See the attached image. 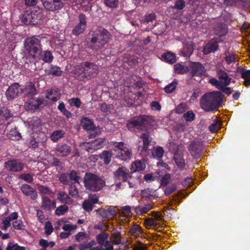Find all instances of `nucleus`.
Masks as SVG:
<instances>
[{"label": "nucleus", "instance_id": "28", "mask_svg": "<svg viewBox=\"0 0 250 250\" xmlns=\"http://www.w3.org/2000/svg\"><path fill=\"white\" fill-rule=\"evenodd\" d=\"M174 160L178 167L182 168L185 167V163L183 154L176 151L174 154Z\"/></svg>", "mask_w": 250, "mask_h": 250}, {"label": "nucleus", "instance_id": "4", "mask_svg": "<svg viewBox=\"0 0 250 250\" xmlns=\"http://www.w3.org/2000/svg\"><path fill=\"white\" fill-rule=\"evenodd\" d=\"M75 73L82 74V77L91 79L95 77L99 72V67L95 62H83L75 66Z\"/></svg>", "mask_w": 250, "mask_h": 250}, {"label": "nucleus", "instance_id": "61", "mask_svg": "<svg viewBox=\"0 0 250 250\" xmlns=\"http://www.w3.org/2000/svg\"><path fill=\"white\" fill-rule=\"evenodd\" d=\"M92 142L93 144H94V146L96 147L97 149L98 150L104 146V140L102 138H100L96 139Z\"/></svg>", "mask_w": 250, "mask_h": 250}, {"label": "nucleus", "instance_id": "10", "mask_svg": "<svg viewBox=\"0 0 250 250\" xmlns=\"http://www.w3.org/2000/svg\"><path fill=\"white\" fill-rule=\"evenodd\" d=\"M66 0H42L45 9L49 11L56 12L62 9Z\"/></svg>", "mask_w": 250, "mask_h": 250}, {"label": "nucleus", "instance_id": "49", "mask_svg": "<svg viewBox=\"0 0 250 250\" xmlns=\"http://www.w3.org/2000/svg\"><path fill=\"white\" fill-rule=\"evenodd\" d=\"M68 210V207L65 205H61L57 208L55 210V214L57 215L60 216L63 215Z\"/></svg>", "mask_w": 250, "mask_h": 250}, {"label": "nucleus", "instance_id": "18", "mask_svg": "<svg viewBox=\"0 0 250 250\" xmlns=\"http://www.w3.org/2000/svg\"><path fill=\"white\" fill-rule=\"evenodd\" d=\"M71 151V146L65 143L58 144L55 148L57 155L61 157L68 156L70 154Z\"/></svg>", "mask_w": 250, "mask_h": 250}, {"label": "nucleus", "instance_id": "48", "mask_svg": "<svg viewBox=\"0 0 250 250\" xmlns=\"http://www.w3.org/2000/svg\"><path fill=\"white\" fill-rule=\"evenodd\" d=\"M69 194L73 198H78L79 197V193L78 189L75 185H71L69 188Z\"/></svg>", "mask_w": 250, "mask_h": 250}, {"label": "nucleus", "instance_id": "56", "mask_svg": "<svg viewBox=\"0 0 250 250\" xmlns=\"http://www.w3.org/2000/svg\"><path fill=\"white\" fill-rule=\"evenodd\" d=\"M177 188V186L175 184H172L171 185L168 186L165 189V194L166 196H169L170 195L172 192L175 191Z\"/></svg>", "mask_w": 250, "mask_h": 250}, {"label": "nucleus", "instance_id": "62", "mask_svg": "<svg viewBox=\"0 0 250 250\" xmlns=\"http://www.w3.org/2000/svg\"><path fill=\"white\" fill-rule=\"evenodd\" d=\"M0 115H2L6 120H8L13 116V114L10 112V110L7 108L4 110L0 109Z\"/></svg>", "mask_w": 250, "mask_h": 250}, {"label": "nucleus", "instance_id": "21", "mask_svg": "<svg viewBox=\"0 0 250 250\" xmlns=\"http://www.w3.org/2000/svg\"><path fill=\"white\" fill-rule=\"evenodd\" d=\"M213 31L214 34L218 36L217 38L221 39V38L225 36L228 32L227 25L223 22H219L215 26Z\"/></svg>", "mask_w": 250, "mask_h": 250}, {"label": "nucleus", "instance_id": "44", "mask_svg": "<svg viewBox=\"0 0 250 250\" xmlns=\"http://www.w3.org/2000/svg\"><path fill=\"white\" fill-rule=\"evenodd\" d=\"M225 57L224 59L228 64H230L232 62H235L236 58L234 53L227 51L225 52Z\"/></svg>", "mask_w": 250, "mask_h": 250}, {"label": "nucleus", "instance_id": "23", "mask_svg": "<svg viewBox=\"0 0 250 250\" xmlns=\"http://www.w3.org/2000/svg\"><path fill=\"white\" fill-rule=\"evenodd\" d=\"M194 50V45L192 42H188L186 43L183 49L179 51L180 55L183 57H190Z\"/></svg>", "mask_w": 250, "mask_h": 250}, {"label": "nucleus", "instance_id": "47", "mask_svg": "<svg viewBox=\"0 0 250 250\" xmlns=\"http://www.w3.org/2000/svg\"><path fill=\"white\" fill-rule=\"evenodd\" d=\"M38 189L41 193L43 195H51L53 194L52 190L49 188L43 185L38 186Z\"/></svg>", "mask_w": 250, "mask_h": 250}, {"label": "nucleus", "instance_id": "6", "mask_svg": "<svg viewBox=\"0 0 250 250\" xmlns=\"http://www.w3.org/2000/svg\"><path fill=\"white\" fill-rule=\"evenodd\" d=\"M43 13L41 9L25 11L20 17L21 22L26 25H36L39 23L43 18Z\"/></svg>", "mask_w": 250, "mask_h": 250}, {"label": "nucleus", "instance_id": "32", "mask_svg": "<svg viewBox=\"0 0 250 250\" xmlns=\"http://www.w3.org/2000/svg\"><path fill=\"white\" fill-rule=\"evenodd\" d=\"M65 132L62 130L54 131L50 135V139L54 142H58L60 139L63 138Z\"/></svg>", "mask_w": 250, "mask_h": 250}, {"label": "nucleus", "instance_id": "19", "mask_svg": "<svg viewBox=\"0 0 250 250\" xmlns=\"http://www.w3.org/2000/svg\"><path fill=\"white\" fill-rule=\"evenodd\" d=\"M21 190L24 195L29 196L32 200H35L37 199V192L30 186L27 184H23L21 187Z\"/></svg>", "mask_w": 250, "mask_h": 250}, {"label": "nucleus", "instance_id": "12", "mask_svg": "<svg viewBox=\"0 0 250 250\" xmlns=\"http://www.w3.org/2000/svg\"><path fill=\"white\" fill-rule=\"evenodd\" d=\"M79 23L72 29V33L75 36H79L83 33L86 26V17L83 14H80L78 17Z\"/></svg>", "mask_w": 250, "mask_h": 250}, {"label": "nucleus", "instance_id": "3", "mask_svg": "<svg viewBox=\"0 0 250 250\" xmlns=\"http://www.w3.org/2000/svg\"><path fill=\"white\" fill-rule=\"evenodd\" d=\"M24 48L29 56L34 60L37 61L41 58L42 45L39 37L27 38L24 42Z\"/></svg>", "mask_w": 250, "mask_h": 250}, {"label": "nucleus", "instance_id": "39", "mask_svg": "<svg viewBox=\"0 0 250 250\" xmlns=\"http://www.w3.org/2000/svg\"><path fill=\"white\" fill-rule=\"evenodd\" d=\"M111 239L112 244L114 245H119L122 243L121 233L119 231L113 232L111 235Z\"/></svg>", "mask_w": 250, "mask_h": 250}, {"label": "nucleus", "instance_id": "27", "mask_svg": "<svg viewBox=\"0 0 250 250\" xmlns=\"http://www.w3.org/2000/svg\"><path fill=\"white\" fill-rule=\"evenodd\" d=\"M57 199L62 203L70 205L72 203L71 198L64 191H60L57 194Z\"/></svg>", "mask_w": 250, "mask_h": 250}, {"label": "nucleus", "instance_id": "9", "mask_svg": "<svg viewBox=\"0 0 250 250\" xmlns=\"http://www.w3.org/2000/svg\"><path fill=\"white\" fill-rule=\"evenodd\" d=\"M204 146L203 142L200 140L192 141L188 146V150L193 159H199L203 153Z\"/></svg>", "mask_w": 250, "mask_h": 250}, {"label": "nucleus", "instance_id": "46", "mask_svg": "<svg viewBox=\"0 0 250 250\" xmlns=\"http://www.w3.org/2000/svg\"><path fill=\"white\" fill-rule=\"evenodd\" d=\"M69 180L74 182L75 183L79 184L80 177L78 175V173L74 170H71L68 174Z\"/></svg>", "mask_w": 250, "mask_h": 250}, {"label": "nucleus", "instance_id": "7", "mask_svg": "<svg viewBox=\"0 0 250 250\" xmlns=\"http://www.w3.org/2000/svg\"><path fill=\"white\" fill-rule=\"evenodd\" d=\"M150 117L148 116L141 115L131 119L127 124V127L129 130L133 128L142 130H146L147 126L149 125Z\"/></svg>", "mask_w": 250, "mask_h": 250}, {"label": "nucleus", "instance_id": "54", "mask_svg": "<svg viewBox=\"0 0 250 250\" xmlns=\"http://www.w3.org/2000/svg\"><path fill=\"white\" fill-rule=\"evenodd\" d=\"M93 245V242H83L82 244H80L78 245V248L79 250H87L92 248L91 247Z\"/></svg>", "mask_w": 250, "mask_h": 250}, {"label": "nucleus", "instance_id": "58", "mask_svg": "<svg viewBox=\"0 0 250 250\" xmlns=\"http://www.w3.org/2000/svg\"><path fill=\"white\" fill-rule=\"evenodd\" d=\"M59 180L63 185H68L70 183L68 174L66 173L62 174L59 178Z\"/></svg>", "mask_w": 250, "mask_h": 250}, {"label": "nucleus", "instance_id": "63", "mask_svg": "<svg viewBox=\"0 0 250 250\" xmlns=\"http://www.w3.org/2000/svg\"><path fill=\"white\" fill-rule=\"evenodd\" d=\"M85 150L88 152L93 153V152L97 150V148L94 146V144L92 142H88L85 146Z\"/></svg>", "mask_w": 250, "mask_h": 250}, {"label": "nucleus", "instance_id": "22", "mask_svg": "<svg viewBox=\"0 0 250 250\" xmlns=\"http://www.w3.org/2000/svg\"><path fill=\"white\" fill-rule=\"evenodd\" d=\"M217 76L221 84H223L225 86H228L230 84L231 79L224 70L221 69L217 70Z\"/></svg>", "mask_w": 250, "mask_h": 250}, {"label": "nucleus", "instance_id": "34", "mask_svg": "<svg viewBox=\"0 0 250 250\" xmlns=\"http://www.w3.org/2000/svg\"><path fill=\"white\" fill-rule=\"evenodd\" d=\"M51 200L49 198L44 195L42 197L41 208L46 211L51 210Z\"/></svg>", "mask_w": 250, "mask_h": 250}, {"label": "nucleus", "instance_id": "5", "mask_svg": "<svg viewBox=\"0 0 250 250\" xmlns=\"http://www.w3.org/2000/svg\"><path fill=\"white\" fill-rule=\"evenodd\" d=\"M83 183L86 189L93 192L101 190L105 185V181L99 176L90 172L85 173Z\"/></svg>", "mask_w": 250, "mask_h": 250}, {"label": "nucleus", "instance_id": "41", "mask_svg": "<svg viewBox=\"0 0 250 250\" xmlns=\"http://www.w3.org/2000/svg\"><path fill=\"white\" fill-rule=\"evenodd\" d=\"M108 236V234L104 232L100 233L96 236L97 243L101 246H104L106 242L107 241L106 240Z\"/></svg>", "mask_w": 250, "mask_h": 250}, {"label": "nucleus", "instance_id": "42", "mask_svg": "<svg viewBox=\"0 0 250 250\" xmlns=\"http://www.w3.org/2000/svg\"><path fill=\"white\" fill-rule=\"evenodd\" d=\"M53 59L54 57L50 51L46 50L43 52L42 59L44 62L50 63L52 62Z\"/></svg>", "mask_w": 250, "mask_h": 250}, {"label": "nucleus", "instance_id": "13", "mask_svg": "<svg viewBox=\"0 0 250 250\" xmlns=\"http://www.w3.org/2000/svg\"><path fill=\"white\" fill-rule=\"evenodd\" d=\"M23 164L17 160H9L4 163V168L8 171L20 172L23 169Z\"/></svg>", "mask_w": 250, "mask_h": 250}, {"label": "nucleus", "instance_id": "17", "mask_svg": "<svg viewBox=\"0 0 250 250\" xmlns=\"http://www.w3.org/2000/svg\"><path fill=\"white\" fill-rule=\"evenodd\" d=\"M103 218H113L118 213L116 208L114 206H109L107 209L99 208L96 210Z\"/></svg>", "mask_w": 250, "mask_h": 250}, {"label": "nucleus", "instance_id": "11", "mask_svg": "<svg viewBox=\"0 0 250 250\" xmlns=\"http://www.w3.org/2000/svg\"><path fill=\"white\" fill-rule=\"evenodd\" d=\"M223 42L222 39L219 38H213L204 46L203 52L205 55H208L212 52L217 51L219 49L218 43Z\"/></svg>", "mask_w": 250, "mask_h": 250}, {"label": "nucleus", "instance_id": "26", "mask_svg": "<svg viewBox=\"0 0 250 250\" xmlns=\"http://www.w3.org/2000/svg\"><path fill=\"white\" fill-rule=\"evenodd\" d=\"M153 208V205L149 203L144 205V206H137L134 207V211L138 215H142L147 213L148 211Z\"/></svg>", "mask_w": 250, "mask_h": 250}, {"label": "nucleus", "instance_id": "29", "mask_svg": "<svg viewBox=\"0 0 250 250\" xmlns=\"http://www.w3.org/2000/svg\"><path fill=\"white\" fill-rule=\"evenodd\" d=\"M113 154L111 151L108 150H104L100 154L99 157L103 160L105 165H108L111 160Z\"/></svg>", "mask_w": 250, "mask_h": 250}, {"label": "nucleus", "instance_id": "30", "mask_svg": "<svg viewBox=\"0 0 250 250\" xmlns=\"http://www.w3.org/2000/svg\"><path fill=\"white\" fill-rule=\"evenodd\" d=\"M59 91L54 89H51L47 91L46 98L50 100L52 102H56L59 98Z\"/></svg>", "mask_w": 250, "mask_h": 250}, {"label": "nucleus", "instance_id": "36", "mask_svg": "<svg viewBox=\"0 0 250 250\" xmlns=\"http://www.w3.org/2000/svg\"><path fill=\"white\" fill-rule=\"evenodd\" d=\"M241 78L245 80L243 84L246 87L250 85V70H245L242 69L241 71Z\"/></svg>", "mask_w": 250, "mask_h": 250}, {"label": "nucleus", "instance_id": "24", "mask_svg": "<svg viewBox=\"0 0 250 250\" xmlns=\"http://www.w3.org/2000/svg\"><path fill=\"white\" fill-rule=\"evenodd\" d=\"M140 138L143 141V146H139V149L141 151L146 152L148 150V146L151 141V138L150 137L148 133H142Z\"/></svg>", "mask_w": 250, "mask_h": 250}, {"label": "nucleus", "instance_id": "15", "mask_svg": "<svg viewBox=\"0 0 250 250\" xmlns=\"http://www.w3.org/2000/svg\"><path fill=\"white\" fill-rule=\"evenodd\" d=\"M131 171L125 167H119L114 172V177L116 180H122L124 182H127L129 179L132 178Z\"/></svg>", "mask_w": 250, "mask_h": 250}, {"label": "nucleus", "instance_id": "38", "mask_svg": "<svg viewBox=\"0 0 250 250\" xmlns=\"http://www.w3.org/2000/svg\"><path fill=\"white\" fill-rule=\"evenodd\" d=\"M174 69L175 72L178 74H183L187 73L188 71V67L179 63L174 65Z\"/></svg>", "mask_w": 250, "mask_h": 250}, {"label": "nucleus", "instance_id": "37", "mask_svg": "<svg viewBox=\"0 0 250 250\" xmlns=\"http://www.w3.org/2000/svg\"><path fill=\"white\" fill-rule=\"evenodd\" d=\"M62 72L61 68L56 65H51L48 70V73L54 76H60Z\"/></svg>", "mask_w": 250, "mask_h": 250}, {"label": "nucleus", "instance_id": "51", "mask_svg": "<svg viewBox=\"0 0 250 250\" xmlns=\"http://www.w3.org/2000/svg\"><path fill=\"white\" fill-rule=\"evenodd\" d=\"M163 148L161 146L157 147L154 149V152H152V155L154 157H156L158 159L162 158L164 155Z\"/></svg>", "mask_w": 250, "mask_h": 250}, {"label": "nucleus", "instance_id": "14", "mask_svg": "<svg viewBox=\"0 0 250 250\" xmlns=\"http://www.w3.org/2000/svg\"><path fill=\"white\" fill-rule=\"evenodd\" d=\"M21 86L18 83H15L8 87L5 92V95L8 100H13L21 93Z\"/></svg>", "mask_w": 250, "mask_h": 250}, {"label": "nucleus", "instance_id": "16", "mask_svg": "<svg viewBox=\"0 0 250 250\" xmlns=\"http://www.w3.org/2000/svg\"><path fill=\"white\" fill-rule=\"evenodd\" d=\"M206 70L204 66L199 62H194L190 65V74L192 77L202 78L205 76Z\"/></svg>", "mask_w": 250, "mask_h": 250}, {"label": "nucleus", "instance_id": "2", "mask_svg": "<svg viewBox=\"0 0 250 250\" xmlns=\"http://www.w3.org/2000/svg\"><path fill=\"white\" fill-rule=\"evenodd\" d=\"M223 95L218 91L205 94L201 98L200 106L206 111H211L219 108L222 104Z\"/></svg>", "mask_w": 250, "mask_h": 250}, {"label": "nucleus", "instance_id": "40", "mask_svg": "<svg viewBox=\"0 0 250 250\" xmlns=\"http://www.w3.org/2000/svg\"><path fill=\"white\" fill-rule=\"evenodd\" d=\"M83 128L86 130H91L93 127V122L88 118H84L82 120Z\"/></svg>", "mask_w": 250, "mask_h": 250}, {"label": "nucleus", "instance_id": "64", "mask_svg": "<svg viewBox=\"0 0 250 250\" xmlns=\"http://www.w3.org/2000/svg\"><path fill=\"white\" fill-rule=\"evenodd\" d=\"M10 222L6 217H4L2 222L3 225L0 227V229L3 230H6L11 225Z\"/></svg>", "mask_w": 250, "mask_h": 250}, {"label": "nucleus", "instance_id": "52", "mask_svg": "<svg viewBox=\"0 0 250 250\" xmlns=\"http://www.w3.org/2000/svg\"><path fill=\"white\" fill-rule=\"evenodd\" d=\"M186 6V2L184 0H176L173 8L179 10H183Z\"/></svg>", "mask_w": 250, "mask_h": 250}, {"label": "nucleus", "instance_id": "53", "mask_svg": "<svg viewBox=\"0 0 250 250\" xmlns=\"http://www.w3.org/2000/svg\"><path fill=\"white\" fill-rule=\"evenodd\" d=\"M195 115L191 110H188L186 113H185L183 117L187 122H192L194 120Z\"/></svg>", "mask_w": 250, "mask_h": 250}, {"label": "nucleus", "instance_id": "57", "mask_svg": "<svg viewBox=\"0 0 250 250\" xmlns=\"http://www.w3.org/2000/svg\"><path fill=\"white\" fill-rule=\"evenodd\" d=\"M19 178L28 183H31L33 181V176L29 173L21 174L19 176Z\"/></svg>", "mask_w": 250, "mask_h": 250}, {"label": "nucleus", "instance_id": "25", "mask_svg": "<svg viewBox=\"0 0 250 250\" xmlns=\"http://www.w3.org/2000/svg\"><path fill=\"white\" fill-rule=\"evenodd\" d=\"M146 168V164L141 161H136L132 163L130 170L131 173L142 171Z\"/></svg>", "mask_w": 250, "mask_h": 250}, {"label": "nucleus", "instance_id": "31", "mask_svg": "<svg viewBox=\"0 0 250 250\" xmlns=\"http://www.w3.org/2000/svg\"><path fill=\"white\" fill-rule=\"evenodd\" d=\"M162 58L165 61L170 64H173L176 61L175 54L170 52L162 54Z\"/></svg>", "mask_w": 250, "mask_h": 250}, {"label": "nucleus", "instance_id": "45", "mask_svg": "<svg viewBox=\"0 0 250 250\" xmlns=\"http://www.w3.org/2000/svg\"><path fill=\"white\" fill-rule=\"evenodd\" d=\"M119 0H104V4L111 9H116L118 7Z\"/></svg>", "mask_w": 250, "mask_h": 250}, {"label": "nucleus", "instance_id": "55", "mask_svg": "<svg viewBox=\"0 0 250 250\" xmlns=\"http://www.w3.org/2000/svg\"><path fill=\"white\" fill-rule=\"evenodd\" d=\"M83 208L87 212H90L93 208V205L88 200H85L82 204Z\"/></svg>", "mask_w": 250, "mask_h": 250}, {"label": "nucleus", "instance_id": "59", "mask_svg": "<svg viewBox=\"0 0 250 250\" xmlns=\"http://www.w3.org/2000/svg\"><path fill=\"white\" fill-rule=\"evenodd\" d=\"M69 104L71 106L79 108L82 104L81 101L78 98H73L69 100Z\"/></svg>", "mask_w": 250, "mask_h": 250}, {"label": "nucleus", "instance_id": "50", "mask_svg": "<svg viewBox=\"0 0 250 250\" xmlns=\"http://www.w3.org/2000/svg\"><path fill=\"white\" fill-rule=\"evenodd\" d=\"M13 227L16 229L24 230L25 229V225L23 224L21 220H16L12 223Z\"/></svg>", "mask_w": 250, "mask_h": 250}, {"label": "nucleus", "instance_id": "60", "mask_svg": "<svg viewBox=\"0 0 250 250\" xmlns=\"http://www.w3.org/2000/svg\"><path fill=\"white\" fill-rule=\"evenodd\" d=\"M45 232L47 235H50L53 231L54 228L50 221H47L45 224Z\"/></svg>", "mask_w": 250, "mask_h": 250}, {"label": "nucleus", "instance_id": "43", "mask_svg": "<svg viewBox=\"0 0 250 250\" xmlns=\"http://www.w3.org/2000/svg\"><path fill=\"white\" fill-rule=\"evenodd\" d=\"M178 81L175 79L172 83L165 86L164 88L165 91L167 93H171L176 89Z\"/></svg>", "mask_w": 250, "mask_h": 250}, {"label": "nucleus", "instance_id": "33", "mask_svg": "<svg viewBox=\"0 0 250 250\" xmlns=\"http://www.w3.org/2000/svg\"><path fill=\"white\" fill-rule=\"evenodd\" d=\"M142 232L141 227L137 224H134L129 228V233L132 236L137 237Z\"/></svg>", "mask_w": 250, "mask_h": 250}, {"label": "nucleus", "instance_id": "1", "mask_svg": "<svg viewBox=\"0 0 250 250\" xmlns=\"http://www.w3.org/2000/svg\"><path fill=\"white\" fill-rule=\"evenodd\" d=\"M110 33L105 28L100 26L91 30L88 35L89 48L96 52L102 49L112 39Z\"/></svg>", "mask_w": 250, "mask_h": 250}, {"label": "nucleus", "instance_id": "35", "mask_svg": "<svg viewBox=\"0 0 250 250\" xmlns=\"http://www.w3.org/2000/svg\"><path fill=\"white\" fill-rule=\"evenodd\" d=\"M8 137L10 140L13 141H18L21 138L20 133L18 131L16 128L11 129L8 134Z\"/></svg>", "mask_w": 250, "mask_h": 250}, {"label": "nucleus", "instance_id": "8", "mask_svg": "<svg viewBox=\"0 0 250 250\" xmlns=\"http://www.w3.org/2000/svg\"><path fill=\"white\" fill-rule=\"evenodd\" d=\"M114 146L117 158L124 161L130 159L132 155L131 150L126 146L125 143L115 142Z\"/></svg>", "mask_w": 250, "mask_h": 250}, {"label": "nucleus", "instance_id": "20", "mask_svg": "<svg viewBox=\"0 0 250 250\" xmlns=\"http://www.w3.org/2000/svg\"><path fill=\"white\" fill-rule=\"evenodd\" d=\"M21 93H24L28 97H32L37 94V90L35 85L32 82L26 83V84L21 86Z\"/></svg>", "mask_w": 250, "mask_h": 250}]
</instances>
